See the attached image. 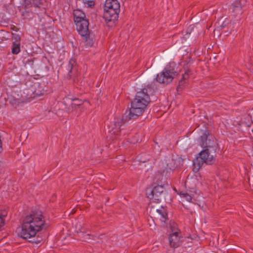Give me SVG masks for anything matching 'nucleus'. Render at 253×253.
<instances>
[{
  "label": "nucleus",
  "mask_w": 253,
  "mask_h": 253,
  "mask_svg": "<svg viewBox=\"0 0 253 253\" xmlns=\"http://www.w3.org/2000/svg\"><path fill=\"white\" fill-rule=\"evenodd\" d=\"M45 221L42 214L33 212L26 215L21 224V230L18 235L27 239L34 237L43 228Z\"/></svg>",
  "instance_id": "nucleus-1"
},
{
  "label": "nucleus",
  "mask_w": 253,
  "mask_h": 253,
  "mask_svg": "<svg viewBox=\"0 0 253 253\" xmlns=\"http://www.w3.org/2000/svg\"><path fill=\"white\" fill-rule=\"evenodd\" d=\"M150 101L147 88H143L138 91L131 102V107L128 116L129 119L134 120L142 116Z\"/></svg>",
  "instance_id": "nucleus-2"
},
{
  "label": "nucleus",
  "mask_w": 253,
  "mask_h": 253,
  "mask_svg": "<svg viewBox=\"0 0 253 253\" xmlns=\"http://www.w3.org/2000/svg\"><path fill=\"white\" fill-rule=\"evenodd\" d=\"M217 150L211 151L209 149H204L199 154V156L193 161V171L197 172L202 167L204 164L211 165L213 163L216 157Z\"/></svg>",
  "instance_id": "nucleus-3"
},
{
  "label": "nucleus",
  "mask_w": 253,
  "mask_h": 253,
  "mask_svg": "<svg viewBox=\"0 0 253 253\" xmlns=\"http://www.w3.org/2000/svg\"><path fill=\"white\" fill-rule=\"evenodd\" d=\"M174 63H169V65H167L161 73L157 75L156 79L158 82L168 84L172 81L174 77L178 75L171 66Z\"/></svg>",
  "instance_id": "nucleus-4"
},
{
  "label": "nucleus",
  "mask_w": 253,
  "mask_h": 253,
  "mask_svg": "<svg viewBox=\"0 0 253 253\" xmlns=\"http://www.w3.org/2000/svg\"><path fill=\"white\" fill-rule=\"evenodd\" d=\"M199 143L204 149H209L212 152L217 149V143L208 130L205 131L200 136Z\"/></svg>",
  "instance_id": "nucleus-5"
},
{
  "label": "nucleus",
  "mask_w": 253,
  "mask_h": 253,
  "mask_svg": "<svg viewBox=\"0 0 253 253\" xmlns=\"http://www.w3.org/2000/svg\"><path fill=\"white\" fill-rule=\"evenodd\" d=\"M76 30L84 39L86 42L89 39L90 31L88 29L89 20L88 19L75 22Z\"/></svg>",
  "instance_id": "nucleus-6"
},
{
  "label": "nucleus",
  "mask_w": 253,
  "mask_h": 253,
  "mask_svg": "<svg viewBox=\"0 0 253 253\" xmlns=\"http://www.w3.org/2000/svg\"><path fill=\"white\" fill-rule=\"evenodd\" d=\"M104 12L103 17L106 22H113L115 24L119 18V14L120 9H114L111 8H106L104 7Z\"/></svg>",
  "instance_id": "nucleus-7"
},
{
  "label": "nucleus",
  "mask_w": 253,
  "mask_h": 253,
  "mask_svg": "<svg viewBox=\"0 0 253 253\" xmlns=\"http://www.w3.org/2000/svg\"><path fill=\"white\" fill-rule=\"evenodd\" d=\"M165 191V188L162 185L156 186L151 191L148 197L151 200L159 202L161 201L160 196Z\"/></svg>",
  "instance_id": "nucleus-8"
},
{
  "label": "nucleus",
  "mask_w": 253,
  "mask_h": 253,
  "mask_svg": "<svg viewBox=\"0 0 253 253\" xmlns=\"http://www.w3.org/2000/svg\"><path fill=\"white\" fill-rule=\"evenodd\" d=\"M125 124V122L122 118H116L114 121V126L109 131V133L112 135L113 139L116 138L121 134V127Z\"/></svg>",
  "instance_id": "nucleus-9"
},
{
  "label": "nucleus",
  "mask_w": 253,
  "mask_h": 253,
  "mask_svg": "<svg viewBox=\"0 0 253 253\" xmlns=\"http://www.w3.org/2000/svg\"><path fill=\"white\" fill-rule=\"evenodd\" d=\"M155 216L156 219L160 220L161 222L166 223L168 220L167 210L163 207L156 210Z\"/></svg>",
  "instance_id": "nucleus-10"
},
{
  "label": "nucleus",
  "mask_w": 253,
  "mask_h": 253,
  "mask_svg": "<svg viewBox=\"0 0 253 253\" xmlns=\"http://www.w3.org/2000/svg\"><path fill=\"white\" fill-rule=\"evenodd\" d=\"M180 232L175 231L170 234L169 237V242L170 246L174 248L179 247L180 243Z\"/></svg>",
  "instance_id": "nucleus-11"
},
{
  "label": "nucleus",
  "mask_w": 253,
  "mask_h": 253,
  "mask_svg": "<svg viewBox=\"0 0 253 253\" xmlns=\"http://www.w3.org/2000/svg\"><path fill=\"white\" fill-rule=\"evenodd\" d=\"M22 9V17L24 20H30L35 17V13L34 12L33 7L21 6Z\"/></svg>",
  "instance_id": "nucleus-12"
},
{
  "label": "nucleus",
  "mask_w": 253,
  "mask_h": 253,
  "mask_svg": "<svg viewBox=\"0 0 253 253\" xmlns=\"http://www.w3.org/2000/svg\"><path fill=\"white\" fill-rule=\"evenodd\" d=\"M34 12L36 15L38 16H42L46 13V9L44 7V5L42 2V0H39L33 7Z\"/></svg>",
  "instance_id": "nucleus-13"
},
{
  "label": "nucleus",
  "mask_w": 253,
  "mask_h": 253,
  "mask_svg": "<svg viewBox=\"0 0 253 253\" xmlns=\"http://www.w3.org/2000/svg\"><path fill=\"white\" fill-rule=\"evenodd\" d=\"M73 14L74 22L87 19L84 12L79 9L74 10Z\"/></svg>",
  "instance_id": "nucleus-14"
},
{
  "label": "nucleus",
  "mask_w": 253,
  "mask_h": 253,
  "mask_svg": "<svg viewBox=\"0 0 253 253\" xmlns=\"http://www.w3.org/2000/svg\"><path fill=\"white\" fill-rule=\"evenodd\" d=\"M106 8L120 9V4L118 0H106L104 4Z\"/></svg>",
  "instance_id": "nucleus-15"
},
{
  "label": "nucleus",
  "mask_w": 253,
  "mask_h": 253,
  "mask_svg": "<svg viewBox=\"0 0 253 253\" xmlns=\"http://www.w3.org/2000/svg\"><path fill=\"white\" fill-rule=\"evenodd\" d=\"M225 28L226 25L224 24V23H223L221 25L217 26L213 30L214 35L217 37L220 36L223 34H224L225 36H228V34L230 33V32H228L227 33L228 31L224 30Z\"/></svg>",
  "instance_id": "nucleus-16"
},
{
  "label": "nucleus",
  "mask_w": 253,
  "mask_h": 253,
  "mask_svg": "<svg viewBox=\"0 0 253 253\" xmlns=\"http://www.w3.org/2000/svg\"><path fill=\"white\" fill-rule=\"evenodd\" d=\"M245 1L244 0H235L232 3L233 11H242L243 7L244 6Z\"/></svg>",
  "instance_id": "nucleus-17"
},
{
  "label": "nucleus",
  "mask_w": 253,
  "mask_h": 253,
  "mask_svg": "<svg viewBox=\"0 0 253 253\" xmlns=\"http://www.w3.org/2000/svg\"><path fill=\"white\" fill-rule=\"evenodd\" d=\"M76 65V60L74 59H71L69 62V67L70 68V70L68 75H67L66 78L68 80H70L72 76V72L75 68Z\"/></svg>",
  "instance_id": "nucleus-18"
},
{
  "label": "nucleus",
  "mask_w": 253,
  "mask_h": 253,
  "mask_svg": "<svg viewBox=\"0 0 253 253\" xmlns=\"http://www.w3.org/2000/svg\"><path fill=\"white\" fill-rule=\"evenodd\" d=\"M12 47H20L21 37L19 35L12 34Z\"/></svg>",
  "instance_id": "nucleus-19"
},
{
  "label": "nucleus",
  "mask_w": 253,
  "mask_h": 253,
  "mask_svg": "<svg viewBox=\"0 0 253 253\" xmlns=\"http://www.w3.org/2000/svg\"><path fill=\"white\" fill-rule=\"evenodd\" d=\"M189 71H187L185 72L184 74H183L181 80L179 82L178 86L177 87L178 89L179 88H182L186 84L185 81L188 80L189 78Z\"/></svg>",
  "instance_id": "nucleus-20"
},
{
  "label": "nucleus",
  "mask_w": 253,
  "mask_h": 253,
  "mask_svg": "<svg viewBox=\"0 0 253 253\" xmlns=\"http://www.w3.org/2000/svg\"><path fill=\"white\" fill-rule=\"evenodd\" d=\"M39 0H23L21 6L33 7Z\"/></svg>",
  "instance_id": "nucleus-21"
},
{
  "label": "nucleus",
  "mask_w": 253,
  "mask_h": 253,
  "mask_svg": "<svg viewBox=\"0 0 253 253\" xmlns=\"http://www.w3.org/2000/svg\"><path fill=\"white\" fill-rule=\"evenodd\" d=\"M77 1H82L84 5V7L93 8L95 5L94 0H76Z\"/></svg>",
  "instance_id": "nucleus-22"
},
{
  "label": "nucleus",
  "mask_w": 253,
  "mask_h": 253,
  "mask_svg": "<svg viewBox=\"0 0 253 253\" xmlns=\"http://www.w3.org/2000/svg\"><path fill=\"white\" fill-rule=\"evenodd\" d=\"M73 102L71 103L72 108H75L76 106H80L84 104V101L78 98H74L72 99Z\"/></svg>",
  "instance_id": "nucleus-23"
},
{
  "label": "nucleus",
  "mask_w": 253,
  "mask_h": 253,
  "mask_svg": "<svg viewBox=\"0 0 253 253\" xmlns=\"http://www.w3.org/2000/svg\"><path fill=\"white\" fill-rule=\"evenodd\" d=\"M44 92L45 90L42 88L41 85L39 84L37 87L35 89L34 93L38 96H41L43 95L44 93Z\"/></svg>",
  "instance_id": "nucleus-24"
},
{
  "label": "nucleus",
  "mask_w": 253,
  "mask_h": 253,
  "mask_svg": "<svg viewBox=\"0 0 253 253\" xmlns=\"http://www.w3.org/2000/svg\"><path fill=\"white\" fill-rule=\"evenodd\" d=\"M180 195L181 197L185 198L188 202H191L192 201V196L187 193H180Z\"/></svg>",
  "instance_id": "nucleus-25"
},
{
  "label": "nucleus",
  "mask_w": 253,
  "mask_h": 253,
  "mask_svg": "<svg viewBox=\"0 0 253 253\" xmlns=\"http://www.w3.org/2000/svg\"><path fill=\"white\" fill-rule=\"evenodd\" d=\"M195 26L194 25H190L189 26V27L187 28L186 30V35H190L191 33L193 32Z\"/></svg>",
  "instance_id": "nucleus-26"
},
{
  "label": "nucleus",
  "mask_w": 253,
  "mask_h": 253,
  "mask_svg": "<svg viewBox=\"0 0 253 253\" xmlns=\"http://www.w3.org/2000/svg\"><path fill=\"white\" fill-rule=\"evenodd\" d=\"M4 217L5 215H0V230H1L2 226H3L4 225Z\"/></svg>",
  "instance_id": "nucleus-27"
},
{
  "label": "nucleus",
  "mask_w": 253,
  "mask_h": 253,
  "mask_svg": "<svg viewBox=\"0 0 253 253\" xmlns=\"http://www.w3.org/2000/svg\"><path fill=\"white\" fill-rule=\"evenodd\" d=\"M20 51V48H12V53L14 54H17Z\"/></svg>",
  "instance_id": "nucleus-28"
},
{
  "label": "nucleus",
  "mask_w": 253,
  "mask_h": 253,
  "mask_svg": "<svg viewBox=\"0 0 253 253\" xmlns=\"http://www.w3.org/2000/svg\"><path fill=\"white\" fill-rule=\"evenodd\" d=\"M10 29L13 30V31H14L15 32H17L19 31V29L18 28H17V27H16L14 25H11V27H10Z\"/></svg>",
  "instance_id": "nucleus-29"
},
{
  "label": "nucleus",
  "mask_w": 253,
  "mask_h": 253,
  "mask_svg": "<svg viewBox=\"0 0 253 253\" xmlns=\"http://www.w3.org/2000/svg\"><path fill=\"white\" fill-rule=\"evenodd\" d=\"M41 241H42V239H39V240H36V241H33L32 242L35 243L36 244H39V243H40L41 242Z\"/></svg>",
  "instance_id": "nucleus-30"
},
{
  "label": "nucleus",
  "mask_w": 253,
  "mask_h": 253,
  "mask_svg": "<svg viewBox=\"0 0 253 253\" xmlns=\"http://www.w3.org/2000/svg\"><path fill=\"white\" fill-rule=\"evenodd\" d=\"M1 36H2V35H0V43L1 42L3 41V38H4V37H1Z\"/></svg>",
  "instance_id": "nucleus-31"
},
{
  "label": "nucleus",
  "mask_w": 253,
  "mask_h": 253,
  "mask_svg": "<svg viewBox=\"0 0 253 253\" xmlns=\"http://www.w3.org/2000/svg\"><path fill=\"white\" fill-rule=\"evenodd\" d=\"M4 32H5V31L4 30H0V35H2V33H4Z\"/></svg>",
  "instance_id": "nucleus-32"
},
{
  "label": "nucleus",
  "mask_w": 253,
  "mask_h": 253,
  "mask_svg": "<svg viewBox=\"0 0 253 253\" xmlns=\"http://www.w3.org/2000/svg\"><path fill=\"white\" fill-rule=\"evenodd\" d=\"M176 46H179V45H178V44H176V45H175V47H176Z\"/></svg>",
  "instance_id": "nucleus-33"
},
{
  "label": "nucleus",
  "mask_w": 253,
  "mask_h": 253,
  "mask_svg": "<svg viewBox=\"0 0 253 253\" xmlns=\"http://www.w3.org/2000/svg\"><path fill=\"white\" fill-rule=\"evenodd\" d=\"M75 211H74V212H72L71 213L72 214H73Z\"/></svg>",
  "instance_id": "nucleus-34"
}]
</instances>
